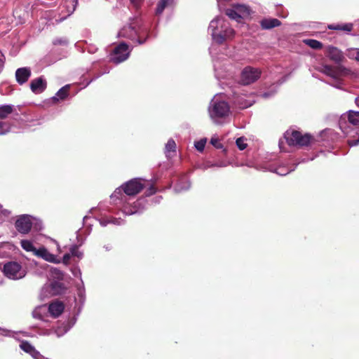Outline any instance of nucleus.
I'll use <instances>...</instances> for the list:
<instances>
[{
    "instance_id": "nucleus-11",
    "label": "nucleus",
    "mask_w": 359,
    "mask_h": 359,
    "mask_svg": "<svg viewBox=\"0 0 359 359\" xmlns=\"http://www.w3.org/2000/svg\"><path fill=\"white\" fill-rule=\"evenodd\" d=\"M133 48H130L126 42H121L117 45L110 55V61L118 65L126 61L130 56Z\"/></svg>"
},
{
    "instance_id": "nucleus-5",
    "label": "nucleus",
    "mask_w": 359,
    "mask_h": 359,
    "mask_svg": "<svg viewBox=\"0 0 359 359\" xmlns=\"http://www.w3.org/2000/svg\"><path fill=\"white\" fill-rule=\"evenodd\" d=\"M208 113L210 118L215 123H219V119L229 116L230 107L228 102L221 99V95H216L210 101Z\"/></svg>"
},
{
    "instance_id": "nucleus-9",
    "label": "nucleus",
    "mask_w": 359,
    "mask_h": 359,
    "mask_svg": "<svg viewBox=\"0 0 359 359\" xmlns=\"http://www.w3.org/2000/svg\"><path fill=\"white\" fill-rule=\"evenodd\" d=\"M346 121L353 126H359V111L349 110L343 114L339 121V128L344 134L348 135L353 130L348 126Z\"/></svg>"
},
{
    "instance_id": "nucleus-6",
    "label": "nucleus",
    "mask_w": 359,
    "mask_h": 359,
    "mask_svg": "<svg viewBox=\"0 0 359 359\" xmlns=\"http://www.w3.org/2000/svg\"><path fill=\"white\" fill-rule=\"evenodd\" d=\"M15 227L16 230L23 235L28 234L32 228L40 230L42 228L41 221L27 214L17 216Z\"/></svg>"
},
{
    "instance_id": "nucleus-28",
    "label": "nucleus",
    "mask_w": 359,
    "mask_h": 359,
    "mask_svg": "<svg viewBox=\"0 0 359 359\" xmlns=\"http://www.w3.org/2000/svg\"><path fill=\"white\" fill-rule=\"evenodd\" d=\"M100 224L102 226H106L109 224H112L115 225H121L123 224V220L121 218H116V217H102L101 219H99Z\"/></svg>"
},
{
    "instance_id": "nucleus-40",
    "label": "nucleus",
    "mask_w": 359,
    "mask_h": 359,
    "mask_svg": "<svg viewBox=\"0 0 359 359\" xmlns=\"http://www.w3.org/2000/svg\"><path fill=\"white\" fill-rule=\"evenodd\" d=\"M206 142V138L201 139L199 141L195 142L194 147L198 151L201 152L204 150Z\"/></svg>"
},
{
    "instance_id": "nucleus-13",
    "label": "nucleus",
    "mask_w": 359,
    "mask_h": 359,
    "mask_svg": "<svg viewBox=\"0 0 359 359\" xmlns=\"http://www.w3.org/2000/svg\"><path fill=\"white\" fill-rule=\"evenodd\" d=\"M226 15L231 19L241 22V19L247 18L250 15L249 6L244 4H235L231 8L226 11Z\"/></svg>"
},
{
    "instance_id": "nucleus-14",
    "label": "nucleus",
    "mask_w": 359,
    "mask_h": 359,
    "mask_svg": "<svg viewBox=\"0 0 359 359\" xmlns=\"http://www.w3.org/2000/svg\"><path fill=\"white\" fill-rule=\"evenodd\" d=\"M229 97L232 100L233 104L239 109H246L252 105L254 100L250 95L243 94L239 91H233Z\"/></svg>"
},
{
    "instance_id": "nucleus-39",
    "label": "nucleus",
    "mask_w": 359,
    "mask_h": 359,
    "mask_svg": "<svg viewBox=\"0 0 359 359\" xmlns=\"http://www.w3.org/2000/svg\"><path fill=\"white\" fill-rule=\"evenodd\" d=\"M11 214V212L9 210L4 208L3 205L0 204V224Z\"/></svg>"
},
{
    "instance_id": "nucleus-58",
    "label": "nucleus",
    "mask_w": 359,
    "mask_h": 359,
    "mask_svg": "<svg viewBox=\"0 0 359 359\" xmlns=\"http://www.w3.org/2000/svg\"><path fill=\"white\" fill-rule=\"evenodd\" d=\"M217 1H219V0H217Z\"/></svg>"
},
{
    "instance_id": "nucleus-25",
    "label": "nucleus",
    "mask_w": 359,
    "mask_h": 359,
    "mask_svg": "<svg viewBox=\"0 0 359 359\" xmlns=\"http://www.w3.org/2000/svg\"><path fill=\"white\" fill-rule=\"evenodd\" d=\"M280 22L276 18H264L261 20L260 25L264 29H270L280 25Z\"/></svg>"
},
{
    "instance_id": "nucleus-31",
    "label": "nucleus",
    "mask_w": 359,
    "mask_h": 359,
    "mask_svg": "<svg viewBox=\"0 0 359 359\" xmlns=\"http://www.w3.org/2000/svg\"><path fill=\"white\" fill-rule=\"evenodd\" d=\"M14 106L12 104L0 105V118H7L13 111Z\"/></svg>"
},
{
    "instance_id": "nucleus-47",
    "label": "nucleus",
    "mask_w": 359,
    "mask_h": 359,
    "mask_svg": "<svg viewBox=\"0 0 359 359\" xmlns=\"http://www.w3.org/2000/svg\"><path fill=\"white\" fill-rule=\"evenodd\" d=\"M71 271L74 277H79L81 278V271L79 267H73L71 269Z\"/></svg>"
},
{
    "instance_id": "nucleus-29",
    "label": "nucleus",
    "mask_w": 359,
    "mask_h": 359,
    "mask_svg": "<svg viewBox=\"0 0 359 359\" xmlns=\"http://www.w3.org/2000/svg\"><path fill=\"white\" fill-rule=\"evenodd\" d=\"M69 85H66L61 88L56 94L53 97V100H64L69 96Z\"/></svg>"
},
{
    "instance_id": "nucleus-56",
    "label": "nucleus",
    "mask_w": 359,
    "mask_h": 359,
    "mask_svg": "<svg viewBox=\"0 0 359 359\" xmlns=\"http://www.w3.org/2000/svg\"><path fill=\"white\" fill-rule=\"evenodd\" d=\"M109 212H111V213H114V212L113 211V210H112V209H109Z\"/></svg>"
},
{
    "instance_id": "nucleus-2",
    "label": "nucleus",
    "mask_w": 359,
    "mask_h": 359,
    "mask_svg": "<svg viewBox=\"0 0 359 359\" xmlns=\"http://www.w3.org/2000/svg\"><path fill=\"white\" fill-rule=\"evenodd\" d=\"M118 36L127 39L137 45H142L149 38L150 26L143 22L142 20L136 19L121 28Z\"/></svg>"
},
{
    "instance_id": "nucleus-50",
    "label": "nucleus",
    "mask_w": 359,
    "mask_h": 359,
    "mask_svg": "<svg viewBox=\"0 0 359 359\" xmlns=\"http://www.w3.org/2000/svg\"><path fill=\"white\" fill-rule=\"evenodd\" d=\"M53 273L57 276V278H62L63 276L62 272L57 269H53Z\"/></svg>"
},
{
    "instance_id": "nucleus-33",
    "label": "nucleus",
    "mask_w": 359,
    "mask_h": 359,
    "mask_svg": "<svg viewBox=\"0 0 359 359\" xmlns=\"http://www.w3.org/2000/svg\"><path fill=\"white\" fill-rule=\"evenodd\" d=\"M176 144L172 139H170L165 147V154L167 158H170L171 153H175Z\"/></svg>"
},
{
    "instance_id": "nucleus-55",
    "label": "nucleus",
    "mask_w": 359,
    "mask_h": 359,
    "mask_svg": "<svg viewBox=\"0 0 359 359\" xmlns=\"http://www.w3.org/2000/svg\"><path fill=\"white\" fill-rule=\"evenodd\" d=\"M88 219H90V217H87V216L84 217H83V222H84V223H86V221H87Z\"/></svg>"
},
{
    "instance_id": "nucleus-1",
    "label": "nucleus",
    "mask_w": 359,
    "mask_h": 359,
    "mask_svg": "<svg viewBox=\"0 0 359 359\" xmlns=\"http://www.w3.org/2000/svg\"><path fill=\"white\" fill-rule=\"evenodd\" d=\"M147 183L148 182L142 178L132 179L117 188L111 195V200L125 215L140 213L144 209L145 200L140 198L130 203L128 197L139 194L147 187Z\"/></svg>"
},
{
    "instance_id": "nucleus-10",
    "label": "nucleus",
    "mask_w": 359,
    "mask_h": 359,
    "mask_svg": "<svg viewBox=\"0 0 359 359\" xmlns=\"http://www.w3.org/2000/svg\"><path fill=\"white\" fill-rule=\"evenodd\" d=\"M285 138L290 146H306L311 140L309 134L302 135L297 130L287 131L285 133Z\"/></svg>"
},
{
    "instance_id": "nucleus-20",
    "label": "nucleus",
    "mask_w": 359,
    "mask_h": 359,
    "mask_svg": "<svg viewBox=\"0 0 359 359\" xmlns=\"http://www.w3.org/2000/svg\"><path fill=\"white\" fill-rule=\"evenodd\" d=\"M49 290V292L51 295H58L62 294L65 290L64 284L59 281H53L48 287L42 289V292Z\"/></svg>"
},
{
    "instance_id": "nucleus-21",
    "label": "nucleus",
    "mask_w": 359,
    "mask_h": 359,
    "mask_svg": "<svg viewBox=\"0 0 359 359\" xmlns=\"http://www.w3.org/2000/svg\"><path fill=\"white\" fill-rule=\"evenodd\" d=\"M65 306L61 302H54L48 306L47 308V311H48L50 315L54 317H58L64 311Z\"/></svg>"
},
{
    "instance_id": "nucleus-43",
    "label": "nucleus",
    "mask_w": 359,
    "mask_h": 359,
    "mask_svg": "<svg viewBox=\"0 0 359 359\" xmlns=\"http://www.w3.org/2000/svg\"><path fill=\"white\" fill-rule=\"evenodd\" d=\"M355 133L358 135L357 139H350L348 140V144L350 147H355L359 144V130H355Z\"/></svg>"
},
{
    "instance_id": "nucleus-41",
    "label": "nucleus",
    "mask_w": 359,
    "mask_h": 359,
    "mask_svg": "<svg viewBox=\"0 0 359 359\" xmlns=\"http://www.w3.org/2000/svg\"><path fill=\"white\" fill-rule=\"evenodd\" d=\"M69 43L68 39L67 38H57L53 41V44L55 46H67Z\"/></svg>"
},
{
    "instance_id": "nucleus-49",
    "label": "nucleus",
    "mask_w": 359,
    "mask_h": 359,
    "mask_svg": "<svg viewBox=\"0 0 359 359\" xmlns=\"http://www.w3.org/2000/svg\"><path fill=\"white\" fill-rule=\"evenodd\" d=\"M71 253H67V254H65L63 257H62V262L63 264H69V259H70V257H71Z\"/></svg>"
},
{
    "instance_id": "nucleus-4",
    "label": "nucleus",
    "mask_w": 359,
    "mask_h": 359,
    "mask_svg": "<svg viewBox=\"0 0 359 359\" xmlns=\"http://www.w3.org/2000/svg\"><path fill=\"white\" fill-rule=\"evenodd\" d=\"M215 47L210 48V53L212 57L215 75L217 79H231L234 77L236 70V67L229 62L223 55L216 56L214 53Z\"/></svg>"
},
{
    "instance_id": "nucleus-23",
    "label": "nucleus",
    "mask_w": 359,
    "mask_h": 359,
    "mask_svg": "<svg viewBox=\"0 0 359 359\" xmlns=\"http://www.w3.org/2000/svg\"><path fill=\"white\" fill-rule=\"evenodd\" d=\"M191 187V183L187 177H182L180 179L175 187H174V191L176 193L182 192L188 190Z\"/></svg>"
},
{
    "instance_id": "nucleus-30",
    "label": "nucleus",
    "mask_w": 359,
    "mask_h": 359,
    "mask_svg": "<svg viewBox=\"0 0 359 359\" xmlns=\"http://www.w3.org/2000/svg\"><path fill=\"white\" fill-rule=\"evenodd\" d=\"M47 313V307L46 305L37 306L32 312V316L36 319L44 320V316Z\"/></svg>"
},
{
    "instance_id": "nucleus-27",
    "label": "nucleus",
    "mask_w": 359,
    "mask_h": 359,
    "mask_svg": "<svg viewBox=\"0 0 359 359\" xmlns=\"http://www.w3.org/2000/svg\"><path fill=\"white\" fill-rule=\"evenodd\" d=\"M328 29L332 30L343 31L345 32H350L353 29V24L351 23H337L331 24L327 26Z\"/></svg>"
},
{
    "instance_id": "nucleus-36",
    "label": "nucleus",
    "mask_w": 359,
    "mask_h": 359,
    "mask_svg": "<svg viewBox=\"0 0 359 359\" xmlns=\"http://www.w3.org/2000/svg\"><path fill=\"white\" fill-rule=\"evenodd\" d=\"M69 251L71 255L73 257H77L78 258L81 259L83 256V253L79 250V247L76 245L71 246Z\"/></svg>"
},
{
    "instance_id": "nucleus-52",
    "label": "nucleus",
    "mask_w": 359,
    "mask_h": 359,
    "mask_svg": "<svg viewBox=\"0 0 359 359\" xmlns=\"http://www.w3.org/2000/svg\"><path fill=\"white\" fill-rule=\"evenodd\" d=\"M130 1L135 7L139 6L143 2V0H130Z\"/></svg>"
},
{
    "instance_id": "nucleus-17",
    "label": "nucleus",
    "mask_w": 359,
    "mask_h": 359,
    "mask_svg": "<svg viewBox=\"0 0 359 359\" xmlns=\"http://www.w3.org/2000/svg\"><path fill=\"white\" fill-rule=\"evenodd\" d=\"M34 255L50 263H60V260L55 255L50 253L44 246L37 248Z\"/></svg>"
},
{
    "instance_id": "nucleus-38",
    "label": "nucleus",
    "mask_w": 359,
    "mask_h": 359,
    "mask_svg": "<svg viewBox=\"0 0 359 359\" xmlns=\"http://www.w3.org/2000/svg\"><path fill=\"white\" fill-rule=\"evenodd\" d=\"M11 126L8 122L0 121V135H5L10 132Z\"/></svg>"
},
{
    "instance_id": "nucleus-42",
    "label": "nucleus",
    "mask_w": 359,
    "mask_h": 359,
    "mask_svg": "<svg viewBox=\"0 0 359 359\" xmlns=\"http://www.w3.org/2000/svg\"><path fill=\"white\" fill-rule=\"evenodd\" d=\"M246 139L243 137H239L236 140V144L240 150H244L247 147Z\"/></svg>"
},
{
    "instance_id": "nucleus-22",
    "label": "nucleus",
    "mask_w": 359,
    "mask_h": 359,
    "mask_svg": "<svg viewBox=\"0 0 359 359\" xmlns=\"http://www.w3.org/2000/svg\"><path fill=\"white\" fill-rule=\"evenodd\" d=\"M327 57L336 62H339L343 58V55L341 51L337 48L329 46L327 48Z\"/></svg>"
},
{
    "instance_id": "nucleus-18",
    "label": "nucleus",
    "mask_w": 359,
    "mask_h": 359,
    "mask_svg": "<svg viewBox=\"0 0 359 359\" xmlns=\"http://www.w3.org/2000/svg\"><path fill=\"white\" fill-rule=\"evenodd\" d=\"M47 86V82L43 76L33 79L30 83V89L35 94L43 92Z\"/></svg>"
},
{
    "instance_id": "nucleus-26",
    "label": "nucleus",
    "mask_w": 359,
    "mask_h": 359,
    "mask_svg": "<svg viewBox=\"0 0 359 359\" xmlns=\"http://www.w3.org/2000/svg\"><path fill=\"white\" fill-rule=\"evenodd\" d=\"M286 81V77L283 79L281 81H279L278 84H273L272 85L269 90L264 92L259 95V96L264 99H269L273 97L278 91V88L280 85H281L283 83H284Z\"/></svg>"
},
{
    "instance_id": "nucleus-32",
    "label": "nucleus",
    "mask_w": 359,
    "mask_h": 359,
    "mask_svg": "<svg viewBox=\"0 0 359 359\" xmlns=\"http://www.w3.org/2000/svg\"><path fill=\"white\" fill-rule=\"evenodd\" d=\"M20 348L25 352L29 353L32 357L38 351L36 348L28 341H23L20 344Z\"/></svg>"
},
{
    "instance_id": "nucleus-34",
    "label": "nucleus",
    "mask_w": 359,
    "mask_h": 359,
    "mask_svg": "<svg viewBox=\"0 0 359 359\" xmlns=\"http://www.w3.org/2000/svg\"><path fill=\"white\" fill-rule=\"evenodd\" d=\"M21 247L23 250L27 252H31L34 255H35V251H36L37 248H36L32 242L29 240H22L20 242Z\"/></svg>"
},
{
    "instance_id": "nucleus-48",
    "label": "nucleus",
    "mask_w": 359,
    "mask_h": 359,
    "mask_svg": "<svg viewBox=\"0 0 359 359\" xmlns=\"http://www.w3.org/2000/svg\"><path fill=\"white\" fill-rule=\"evenodd\" d=\"M72 6H73V7H72V8L71 10H69V11H68V12H69V13H68V14H67L66 16H65V17H63V18H60V20H56V22H61L62 21H63L64 20H65V19L67 18V16H69L71 14H72V13H74V10H75V5H72Z\"/></svg>"
},
{
    "instance_id": "nucleus-53",
    "label": "nucleus",
    "mask_w": 359,
    "mask_h": 359,
    "mask_svg": "<svg viewBox=\"0 0 359 359\" xmlns=\"http://www.w3.org/2000/svg\"><path fill=\"white\" fill-rule=\"evenodd\" d=\"M355 104L359 107V95L355 97Z\"/></svg>"
},
{
    "instance_id": "nucleus-8",
    "label": "nucleus",
    "mask_w": 359,
    "mask_h": 359,
    "mask_svg": "<svg viewBox=\"0 0 359 359\" xmlns=\"http://www.w3.org/2000/svg\"><path fill=\"white\" fill-rule=\"evenodd\" d=\"M2 272L6 278L14 280L22 279L27 274L26 269L17 262H8L5 263Z\"/></svg>"
},
{
    "instance_id": "nucleus-57",
    "label": "nucleus",
    "mask_w": 359,
    "mask_h": 359,
    "mask_svg": "<svg viewBox=\"0 0 359 359\" xmlns=\"http://www.w3.org/2000/svg\"><path fill=\"white\" fill-rule=\"evenodd\" d=\"M106 250H109L108 246H106Z\"/></svg>"
},
{
    "instance_id": "nucleus-37",
    "label": "nucleus",
    "mask_w": 359,
    "mask_h": 359,
    "mask_svg": "<svg viewBox=\"0 0 359 359\" xmlns=\"http://www.w3.org/2000/svg\"><path fill=\"white\" fill-rule=\"evenodd\" d=\"M348 56L359 62V48H350L348 50Z\"/></svg>"
},
{
    "instance_id": "nucleus-54",
    "label": "nucleus",
    "mask_w": 359,
    "mask_h": 359,
    "mask_svg": "<svg viewBox=\"0 0 359 359\" xmlns=\"http://www.w3.org/2000/svg\"><path fill=\"white\" fill-rule=\"evenodd\" d=\"M161 199H162V196H158L156 198V202L159 203Z\"/></svg>"
},
{
    "instance_id": "nucleus-44",
    "label": "nucleus",
    "mask_w": 359,
    "mask_h": 359,
    "mask_svg": "<svg viewBox=\"0 0 359 359\" xmlns=\"http://www.w3.org/2000/svg\"><path fill=\"white\" fill-rule=\"evenodd\" d=\"M213 166H217V167H224L225 166V165L224 163H215V164H212V163H207L205 164H203L201 166V168L203 170H206L209 168H211V167H213Z\"/></svg>"
},
{
    "instance_id": "nucleus-12",
    "label": "nucleus",
    "mask_w": 359,
    "mask_h": 359,
    "mask_svg": "<svg viewBox=\"0 0 359 359\" xmlns=\"http://www.w3.org/2000/svg\"><path fill=\"white\" fill-rule=\"evenodd\" d=\"M262 71L259 68L247 66L241 72L240 83L243 85H250L256 82L261 76Z\"/></svg>"
},
{
    "instance_id": "nucleus-51",
    "label": "nucleus",
    "mask_w": 359,
    "mask_h": 359,
    "mask_svg": "<svg viewBox=\"0 0 359 359\" xmlns=\"http://www.w3.org/2000/svg\"><path fill=\"white\" fill-rule=\"evenodd\" d=\"M34 359H49L42 355L39 351H37L32 357Z\"/></svg>"
},
{
    "instance_id": "nucleus-15",
    "label": "nucleus",
    "mask_w": 359,
    "mask_h": 359,
    "mask_svg": "<svg viewBox=\"0 0 359 359\" xmlns=\"http://www.w3.org/2000/svg\"><path fill=\"white\" fill-rule=\"evenodd\" d=\"M314 158H310V161L313 160ZM308 161V160H306L305 158L302 159L301 161H299L298 163L295 165H285V164H280L276 168H271L270 169V171L276 172L278 175L280 176H285L287 175L288 173L291 172L292 171L294 170L297 165L300 163H304Z\"/></svg>"
},
{
    "instance_id": "nucleus-16",
    "label": "nucleus",
    "mask_w": 359,
    "mask_h": 359,
    "mask_svg": "<svg viewBox=\"0 0 359 359\" xmlns=\"http://www.w3.org/2000/svg\"><path fill=\"white\" fill-rule=\"evenodd\" d=\"M76 318L74 317L72 320H67L62 323L54 328L51 332H48V334L54 333L57 337H61L65 335L76 323Z\"/></svg>"
},
{
    "instance_id": "nucleus-3",
    "label": "nucleus",
    "mask_w": 359,
    "mask_h": 359,
    "mask_svg": "<svg viewBox=\"0 0 359 359\" xmlns=\"http://www.w3.org/2000/svg\"><path fill=\"white\" fill-rule=\"evenodd\" d=\"M208 32L213 41L218 44L231 40L235 36V31L231 27L228 20L220 16H217L211 20Z\"/></svg>"
},
{
    "instance_id": "nucleus-46",
    "label": "nucleus",
    "mask_w": 359,
    "mask_h": 359,
    "mask_svg": "<svg viewBox=\"0 0 359 359\" xmlns=\"http://www.w3.org/2000/svg\"><path fill=\"white\" fill-rule=\"evenodd\" d=\"M156 191V188L154 185L151 184L149 187L147 189L145 194L147 196H149L154 194H155Z\"/></svg>"
},
{
    "instance_id": "nucleus-7",
    "label": "nucleus",
    "mask_w": 359,
    "mask_h": 359,
    "mask_svg": "<svg viewBox=\"0 0 359 359\" xmlns=\"http://www.w3.org/2000/svg\"><path fill=\"white\" fill-rule=\"evenodd\" d=\"M318 69L333 80V82L330 83V85L336 88H341L342 85L341 77L345 74V69L339 67H333L327 65H322Z\"/></svg>"
},
{
    "instance_id": "nucleus-19",
    "label": "nucleus",
    "mask_w": 359,
    "mask_h": 359,
    "mask_svg": "<svg viewBox=\"0 0 359 359\" xmlns=\"http://www.w3.org/2000/svg\"><path fill=\"white\" fill-rule=\"evenodd\" d=\"M32 75L31 69L29 67H20L15 71V79L18 84L23 85L25 83Z\"/></svg>"
},
{
    "instance_id": "nucleus-24",
    "label": "nucleus",
    "mask_w": 359,
    "mask_h": 359,
    "mask_svg": "<svg viewBox=\"0 0 359 359\" xmlns=\"http://www.w3.org/2000/svg\"><path fill=\"white\" fill-rule=\"evenodd\" d=\"M174 5L175 0H159L155 11L156 15H161L165 8L172 7Z\"/></svg>"
},
{
    "instance_id": "nucleus-35",
    "label": "nucleus",
    "mask_w": 359,
    "mask_h": 359,
    "mask_svg": "<svg viewBox=\"0 0 359 359\" xmlns=\"http://www.w3.org/2000/svg\"><path fill=\"white\" fill-rule=\"evenodd\" d=\"M304 43L313 49H320L323 46L322 43L316 39H304Z\"/></svg>"
},
{
    "instance_id": "nucleus-45",
    "label": "nucleus",
    "mask_w": 359,
    "mask_h": 359,
    "mask_svg": "<svg viewBox=\"0 0 359 359\" xmlns=\"http://www.w3.org/2000/svg\"><path fill=\"white\" fill-rule=\"evenodd\" d=\"M210 143L212 145H213L217 149H221L222 148V144L218 140V138L216 137H212L210 140Z\"/></svg>"
}]
</instances>
